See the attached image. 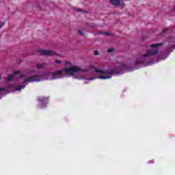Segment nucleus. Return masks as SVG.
<instances>
[{"instance_id":"7ed1b4c3","label":"nucleus","mask_w":175,"mask_h":175,"mask_svg":"<svg viewBox=\"0 0 175 175\" xmlns=\"http://www.w3.org/2000/svg\"><path fill=\"white\" fill-rule=\"evenodd\" d=\"M159 46H162V43L153 44L150 45L148 47V51L142 52L137 58L135 65H139V64H144V62H146V58H148V57H151V55H155L158 54Z\"/></svg>"},{"instance_id":"39448f33","label":"nucleus","mask_w":175,"mask_h":175,"mask_svg":"<svg viewBox=\"0 0 175 175\" xmlns=\"http://www.w3.org/2000/svg\"><path fill=\"white\" fill-rule=\"evenodd\" d=\"M40 54H41V55H46V56H49V55H58L57 54V53H55L53 51H50V50H41L40 51Z\"/></svg>"},{"instance_id":"dca6fc26","label":"nucleus","mask_w":175,"mask_h":175,"mask_svg":"<svg viewBox=\"0 0 175 175\" xmlns=\"http://www.w3.org/2000/svg\"><path fill=\"white\" fill-rule=\"evenodd\" d=\"M167 56L165 57L164 58H163V59H165V58H167Z\"/></svg>"},{"instance_id":"f3484780","label":"nucleus","mask_w":175,"mask_h":175,"mask_svg":"<svg viewBox=\"0 0 175 175\" xmlns=\"http://www.w3.org/2000/svg\"><path fill=\"white\" fill-rule=\"evenodd\" d=\"M0 28H2V25H1V23H0Z\"/></svg>"},{"instance_id":"f257e3e1","label":"nucleus","mask_w":175,"mask_h":175,"mask_svg":"<svg viewBox=\"0 0 175 175\" xmlns=\"http://www.w3.org/2000/svg\"><path fill=\"white\" fill-rule=\"evenodd\" d=\"M96 73L99 74L97 77H87L91 76V70L88 68H81L80 66H75L70 63V62H66V68L62 70H58L54 71L52 74L48 73H39L36 72L35 70L34 79L31 81H43V80H55L57 79H62L64 77V73L67 76H72V79H77L78 80H86L88 81H92L96 79L100 80H107V79H111L114 70L105 68H95Z\"/></svg>"},{"instance_id":"f03ea898","label":"nucleus","mask_w":175,"mask_h":175,"mask_svg":"<svg viewBox=\"0 0 175 175\" xmlns=\"http://www.w3.org/2000/svg\"><path fill=\"white\" fill-rule=\"evenodd\" d=\"M35 68H33L30 69L28 72L22 74L20 70H16L14 72L13 75H10L7 77V81H12L14 80V79L16 80V81H18L19 83H23L25 85H27V84H29V83H33L35 81H31V80H35Z\"/></svg>"},{"instance_id":"9d476101","label":"nucleus","mask_w":175,"mask_h":175,"mask_svg":"<svg viewBox=\"0 0 175 175\" xmlns=\"http://www.w3.org/2000/svg\"><path fill=\"white\" fill-rule=\"evenodd\" d=\"M37 69H43V66L41 64L36 65Z\"/></svg>"},{"instance_id":"f8f14e48","label":"nucleus","mask_w":175,"mask_h":175,"mask_svg":"<svg viewBox=\"0 0 175 175\" xmlns=\"http://www.w3.org/2000/svg\"><path fill=\"white\" fill-rule=\"evenodd\" d=\"M113 51H114V49H113L107 50V53H113Z\"/></svg>"},{"instance_id":"423d86ee","label":"nucleus","mask_w":175,"mask_h":175,"mask_svg":"<svg viewBox=\"0 0 175 175\" xmlns=\"http://www.w3.org/2000/svg\"><path fill=\"white\" fill-rule=\"evenodd\" d=\"M109 1L114 6H118L120 5V0H109Z\"/></svg>"},{"instance_id":"a211bd4d","label":"nucleus","mask_w":175,"mask_h":175,"mask_svg":"<svg viewBox=\"0 0 175 175\" xmlns=\"http://www.w3.org/2000/svg\"><path fill=\"white\" fill-rule=\"evenodd\" d=\"M85 84H87V81H85Z\"/></svg>"},{"instance_id":"20e7f679","label":"nucleus","mask_w":175,"mask_h":175,"mask_svg":"<svg viewBox=\"0 0 175 175\" xmlns=\"http://www.w3.org/2000/svg\"><path fill=\"white\" fill-rule=\"evenodd\" d=\"M38 100L40 109H44V107H46V103H47V98L44 96H40L38 98Z\"/></svg>"},{"instance_id":"4468645a","label":"nucleus","mask_w":175,"mask_h":175,"mask_svg":"<svg viewBox=\"0 0 175 175\" xmlns=\"http://www.w3.org/2000/svg\"><path fill=\"white\" fill-rule=\"evenodd\" d=\"M55 62H56V64H61V62L58 61V60H56Z\"/></svg>"},{"instance_id":"ddd939ff","label":"nucleus","mask_w":175,"mask_h":175,"mask_svg":"<svg viewBox=\"0 0 175 175\" xmlns=\"http://www.w3.org/2000/svg\"><path fill=\"white\" fill-rule=\"evenodd\" d=\"M78 33H79V35H83V31H81V30H79V31H78Z\"/></svg>"},{"instance_id":"0eeeda50","label":"nucleus","mask_w":175,"mask_h":175,"mask_svg":"<svg viewBox=\"0 0 175 175\" xmlns=\"http://www.w3.org/2000/svg\"><path fill=\"white\" fill-rule=\"evenodd\" d=\"M5 92H6L5 88L0 87V95L1 94H5Z\"/></svg>"},{"instance_id":"1a4fd4ad","label":"nucleus","mask_w":175,"mask_h":175,"mask_svg":"<svg viewBox=\"0 0 175 175\" xmlns=\"http://www.w3.org/2000/svg\"><path fill=\"white\" fill-rule=\"evenodd\" d=\"M116 66H117L118 68H124V66H125V64H124V63H120V64H118Z\"/></svg>"},{"instance_id":"6e6552de","label":"nucleus","mask_w":175,"mask_h":175,"mask_svg":"<svg viewBox=\"0 0 175 175\" xmlns=\"http://www.w3.org/2000/svg\"><path fill=\"white\" fill-rule=\"evenodd\" d=\"M25 88V85H23V86H21L19 88H15V91H21V90Z\"/></svg>"},{"instance_id":"9b49d317","label":"nucleus","mask_w":175,"mask_h":175,"mask_svg":"<svg viewBox=\"0 0 175 175\" xmlns=\"http://www.w3.org/2000/svg\"><path fill=\"white\" fill-rule=\"evenodd\" d=\"M94 55H99V52L98 51H94Z\"/></svg>"},{"instance_id":"2eb2a0df","label":"nucleus","mask_w":175,"mask_h":175,"mask_svg":"<svg viewBox=\"0 0 175 175\" xmlns=\"http://www.w3.org/2000/svg\"><path fill=\"white\" fill-rule=\"evenodd\" d=\"M149 163H154V161H149Z\"/></svg>"}]
</instances>
